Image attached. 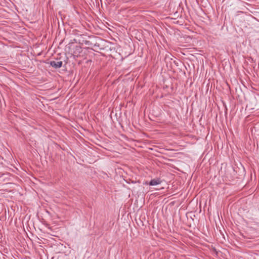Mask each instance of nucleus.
<instances>
[{
    "mask_svg": "<svg viewBox=\"0 0 259 259\" xmlns=\"http://www.w3.org/2000/svg\"><path fill=\"white\" fill-rule=\"evenodd\" d=\"M50 65L54 68H60L62 65V62L58 61V60H57L56 61H52L50 62Z\"/></svg>",
    "mask_w": 259,
    "mask_h": 259,
    "instance_id": "1",
    "label": "nucleus"
},
{
    "mask_svg": "<svg viewBox=\"0 0 259 259\" xmlns=\"http://www.w3.org/2000/svg\"><path fill=\"white\" fill-rule=\"evenodd\" d=\"M161 181L160 179H154L150 181L149 184L150 186H156L161 184Z\"/></svg>",
    "mask_w": 259,
    "mask_h": 259,
    "instance_id": "2",
    "label": "nucleus"
}]
</instances>
